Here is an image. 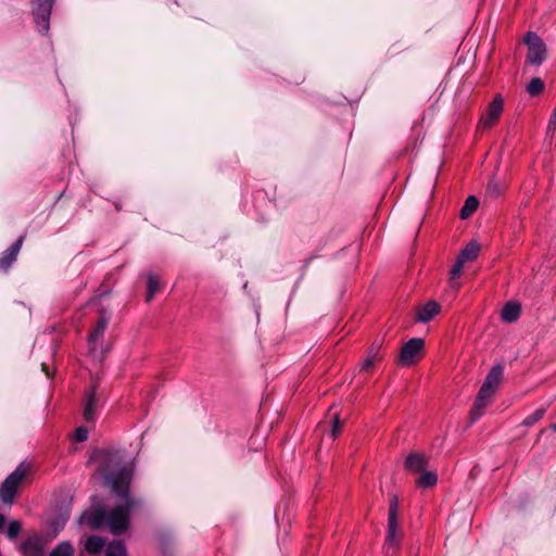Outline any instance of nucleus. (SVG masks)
I'll return each mask as SVG.
<instances>
[{
  "instance_id": "7c9ffc66",
  "label": "nucleus",
  "mask_w": 556,
  "mask_h": 556,
  "mask_svg": "<svg viewBox=\"0 0 556 556\" xmlns=\"http://www.w3.org/2000/svg\"><path fill=\"white\" fill-rule=\"evenodd\" d=\"M342 427H343V424L340 420L339 415L337 413H334V415L332 417V426H331V433H332L333 438H337L341 433Z\"/></svg>"
},
{
  "instance_id": "58836bf2",
  "label": "nucleus",
  "mask_w": 556,
  "mask_h": 556,
  "mask_svg": "<svg viewBox=\"0 0 556 556\" xmlns=\"http://www.w3.org/2000/svg\"><path fill=\"white\" fill-rule=\"evenodd\" d=\"M552 429L556 432V422L552 425Z\"/></svg>"
},
{
  "instance_id": "72a5a7b5",
  "label": "nucleus",
  "mask_w": 556,
  "mask_h": 556,
  "mask_svg": "<svg viewBox=\"0 0 556 556\" xmlns=\"http://www.w3.org/2000/svg\"><path fill=\"white\" fill-rule=\"evenodd\" d=\"M380 349H381V343L374 342L370 345V348L368 349L367 353H368V355L381 356L379 353Z\"/></svg>"
},
{
  "instance_id": "6e6552de",
  "label": "nucleus",
  "mask_w": 556,
  "mask_h": 556,
  "mask_svg": "<svg viewBox=\"0 0 556 556\" xmlns=\"http://www.w3.org/2000/svg\"><path fill=\"white\" fill-rule=\"evenodd\" d=\"M425 346V341L421 338H413L408 340L401 349L397 362L402 366H412L415 364Z\"/></svg>"
},
{
  "instance_id": "aec40b11",
  "label": "nucleus",
  "mask_w": 556,
  "mask_h": 556,
  "mask_svg": "<svg viewBox=\"0 0 556 556\" xmlns=\"http://www.w3.org/2000/svg\"><path fill=\"white\" fill-rule=\"evenodd\" d=\"M480 245L476 241H470L459 253L458 258L464 263L471 262L477 258Z\"/></svg>"
},
{
  "instance_id": "1a4fd4ad",
  "label": "nucleus",
  "mask_w": 556,
  "mask_h": 556,
  "mask_svg": "<svg viewBox=\"0 0 556 556\" xmlns=\"http://www.w3.org/2000/svg\"><path fill=\"white\" fill-rule=\"evenodd\" d=\"M504 110V100L501 94H496L493 101L488 105L485 115L480 121L482 128H491L497 123Z\"/></svg>"
},
{
  "instance_id": "5701e85b",
  "label": "nucleus",
  "mask_w": 556,
  "mask_h": 556,
  "mask_svg": "<svg viewBox=\"0 0 556 556\" xmlns=\"http://www.w3.org/2000/svg\"><path fill=\"white\" fill-rule=\"evenodd\" d=\"M105 556H128L125 544L119 540L112 541L108 545Z\"/></svg>"
},
{
  "instance_id": "412c9836",
  "label": "nucleus",
  "mask_w": 556,
  "mask_h": 556,
  "mask_svg": "<svg viewBox=\"0 0 556 556\" xmlns=\"http://www.w3.org/2000/svg\"><path fill=\"white\" fill-rule=\"evenodd\" d=\"M437 482H438L437 473L433 471H426V469H425L424 471H421V475L417 478L416 485L419 489H428V488L434 486L437 484Z\"/></svg>"
},
{
  "instance_id": "9d476101",
  "label": "nucleus",
  "mask_w": 556,
  "mask_h": 556,
  "mask_svg": "<svg viewBox=\"0 0 556 556\" xmlns=\"http://www.w3.org/2000/svg\"><path fill=\"white\" fill-rule=\"evenodd\" d=\"M45 545L42 535L34 533L20 545V552L23 556H45Z\"/></svg>"
},
{
  "instance_id": "473e14b6",
  "label": "nucleus",
  "mask_w": 556,
  "mask_h": 556,
  "mask_svg": "<svg viewBox=\"0 0 556 556\" xmlns=\"http://www.w3.org/2000/svg\"><path fill=\"white\" fill-rule=\"evenodd\" d=\"M75 438L78 442H83L88 438V430L85 427H78L75 432Z\"/></svg>"
},
{
  "instance_id": "9b49d317",
  "label": "nucleus",
  "mask_w": 556,
  "mask_h": 556,
  "mask_svg": "<svg viewBox=\"0 0 556 556\" xmlns=\"http://www.w3.org/2000/svg\"><path fill=\"white\" fill-rule=\"evenodd\" d=\"M397 510L399 497L396 495H393L392 498L390 500L388 517L387 543L390 545L397 542Z\"/></svg>"
},
{
  "instance_id": "bb28decb",
  "label": "nucleus",
  "mask_w": 556,
  "mask_h": 556,
  "mask_svg": "<svg viewBox=\"0 0 556 556\" xmlns=\"http://www.w3.org/2000/svg\"><path fill=\"white\" fill-rule=\"evenodd\" d=\"M21 529H22V525L20 521L17 520H12L9 526H8V529H7V536L13 541L17 538L18 533L21 532Z\"/></svg>"
},
{
  "instance_id": "423d86ee",
  "label": "nucleus",
  "mask_w": 556,
  "mask_h": 556,
  "mask_svg": "<svg viewBox=\"0 0 556 556\" xmlns=\"http://www.w3.org/2000/svg\"><path fill=\"white\" fill-rule=\"evenodd\" d=\"M528 46L527 62L533 65H540L546 58V46L543 40L532 31H528L523 39Z\"/></svg>"
},
{
  "instance_id": "0eeeda50",
  "label": "nucleus",
  "mask_w": 556,
  "mask_h": 556,
  "mask_svg": "<svg viewBox=\"0 0 556 556\" xmlns=\"http://www.w3.org/2000/svg\"><path fill=\"white\" fill-rule=\"evenodd\" d=\"M53 0L33 1V15L38 30L46 34L50 27V15Z\"/></svg>"
},
{
  "instance_id": "a211bd4d",
  "label": "nucleus",
  "mask_w": 556,
  "mask_h": 556,
  "mask_svg": "<svg viewBox=\"0 0 556 556\" xmlns=\"http://www.w3.org/2000/svg\"><path fill=\"white\" fill-rule=\"evenodd\" d=\"M105 540L98 535L88 536L85 541V551L90 555H97L102 552Z\"/></svg>"
},
{
  "instance_id": "7ed1b4c3",
  "label": "nucleus",
  "mask_w": 556,
  "mask_h": 556,
  "mask_svg": "<svg viewBox=\"0 0 556 556\" xmlns=\"http://www.w3.org/2000/svg\"><path fill=\"white\" fill-rule=\"evenodd\" d=\"M30 471V465L21 463L16 469L10 473L4 481L0 484V500L4 504L11 505L14 502L17 489L21 483L27 478Z\"/></svg>"
},
{
  "instance_id": "2eb2a0df",
  "label": "nucleus",
  "mask_w": 556,
  "mask_h": 556,
  "mask_svg": "<svg viewBox=\"0 0 556 556\" xmlns=\"http://www.w3.org/2000/svg\"><path fill=\"white\" fill-rule=\"evenodd\" d=\"M405 469L410 472H421L428 466V459L420 453H410L405 460Z\"/></svg>"
},
{
  "instance_id": "f257e3e1",
  "label": "nucleus",
  "mask_w": 556,
  "mask_h": 556,
  "mask_svg": "<svg viewBox=\"0 0 556 556\" xmlns=\"http://www.w3.org/2000/svg\"><path fill=\"white\" fill-rule=\"evenodd\" d=\"M503 374L504 367L498 364L493 366L486 375L469 413L471 424L476 422L484 414L503 379Z\"/></svg>"
},
{
  "instance_id": "ddd939ff",
  "label": "nucleus",
  "mask_w": 556,
  "mask_h": 556,
  "mask_svg": "<svg viewBox=\"0 0 556 556\" xmlns=\"http://www.w3.org/2000/svg\"><path fill=\"white\" fill-rule=\"evenodd\" d=\"M25 235L20 236V238L9 248L7 249L2 256L0 257V269L8 270L10 266L16 261L17 255L22 249L23 242L25 240Z\"/></svg>"
},
{
  "instance_id": "4468645a",
  "label": "nucleus",
  "mask_w": 556,
  "mask_h": 556,
  "mask_svg": "<svg viewBox=\"0 0 556 556\" xmlns=\"http://www.w3.org/2000/svg\"><path fill=\"white\" fill-rule=\"evenodd\" d=\"M109 319H110V317L106 314V312L104 309H101L99 318H98L97 324H96V327L92 329V331L89 334L90 352H94L96 351V343L98 342V340L100 338L103 337L104 331H105V329H106V327L109 325Z\"/></svg>"
},
{
  "instance_id": "a878e982",
  "label": "nucleus",
  "mask_w": 556,
  "mask_h": 556,
  "mask_svg": "<svg viewBox=\"0 0 556 556\" xmlns=\"http://www.w3.org/2000/svg\"><path fill=\"white\" fill-rule=\"evenodd\" d=\"M544 90V83L541 78L534 77L530 80V83L527 86V92L534 97L542 93Z\"/></svg>"
},
{
  "instance_id": "4c0bfd02",
  "label": "nucleus",
  "mask_w": 556,
  "mask_h": 556,
  "mask_svg": "<svg viewBox=\"0 0 556 556\" xmlns=\"http://www.w3.org/2000/svg\"><path fill=\"white\" fill-rule=\"evenodd\" d=\"M102 454H103L105 457H110V456L112 455V453H111V452H108V451L102 452Z\"/></svg>"
},
{
  "instance_id": "f03ea898",
  "label": "nucleus",
  "mask_w": 556,
  "mask_h": 556,
  "mask_svg": "<svg viewBox=\"0 0 556 556\" xmlns=\"http://www.w3.org/2000/svg\"><path fill=\"white\" fill-rule=\"evenodd\" d=\"M142 500H127L106 511L105 525L113 535H122L130 525V511L141 507Z\"/></svg>"
},
{
  "instance_id": "f3484780",
  "label": "nucleus",
  "mask_w": 556,
  "mask_h": 556,
  "mask_svg": "<svg viewBox=\"0 0 556 556\" xmlns=\"http://www.w3.org/2000/svg\"><path fill=\"white\" fill-rule=\"evenodd\" d=\"M70 513H71L70 505H66L64 508H61L60 513L56 516L50 518L49 523L53 528L55 534L61 529L64 528L66 521L70 518Z\"/></svg>"
},
{
  "instance_id": "393cba45",
  "label": "nucleus",
  "mask_w": 556,
  "mask_h": 556,
  "mask_svg": "<svg viewBox=\"0 0 556 556\" xmlns=\"http://www.w3.org/2000/svg\"><path fill=\"white\" fill-rule=\"evenodd\" d=\"M49 556H74V547L67 541L58 544Z\"/></svg>"
},
{
  "instance_id": "c756f323",
  "label": "nucleus",
  "mask_w": 556,
  "mask_h": 556,
  "mask_svg": "<svg viewBox=\"0 0 556 556\" xmlns=\"http://www.w3.org/2000/svg\"><path fill=\"white\" fill-rule=\"evenodd\" d=\"M486 193L489 197L497 198L502 193L500 182L494 179L490 180L486 187Z\"/></svg>"
},
{
  "instance_id": "e433bc0d",
  "label": "nucleus",
  "mask_w": 556,
  "mask_h": 556,
  "mask_svg": "<svg viewBox=\"0 0 556 556\" xmlns=\"http://www.w3.org/2000/svg\"><path fill=\"white\" fill-rule=\"evenodd\" d=\"M41 367H42V370L46 372V375H47L48 377H50V371H49V367H48V365H47V364H45V363H42V364H41Z\"/></svg>"
},
{
  "instance_id": "6ab92c4d",
  "label": "nucleus",
  "mask_w": 556,
  "mask_h": 556,
  "mask_svg": "<svg viewBox=\"0 0 556 556\" xmlns=\"http://www.w3.org/2000/svg\"><path fill=\"white\" fill-rule=\"evenodd\" d=\"M521 307L518 303L508 302L502 311V319L507 323L516 321L520 316Z\"/></svg>"
},
{
  "instance_id": "dca6fc26",
  "label": "nucleus",
  "mask_w": 556,
  "mask_h": 556,
  "mask_svg": "<svg viewBox=\"0 0 556 556\" xmlns=\"http://www.w3.org/2000/svg\"><path fill=\"white\" fill-rule=\"evenodd\" d=\"M441 311V306L435 301H429L425 305L420 306L416 320L420 323H428L431 320L435 315H438Z\"/></svg>"
},
{
  "instance_id": "f704fd0d",
  "label": "nucleus",
  "mask_w": 556,
  "mask_h": 556,
  "mask_svg": "<svg viewBox=\"0 0 556 556\" xmlns=\"http://www.w3.org/2000/svg\"><path fill=\"white\" fill-rule=\"evenodd\" d=\"M556 128V105L548 122V129Z\"/></svg>"
},
{
  "instance_id": "39448f33",
  "label": "nucleus",
  "mask_w": 556,
  "mask_h": 556,
  "mask_svg": "<svg viewBox=\"0 0 556 556\" xmlns=\"http://www.w3.org/2000/svg\"><path fill=\"white\" fill-rule=\"evenodd\" d=\"M99 382L94 381L92 386L86 390L83 401V418L86 422H94L97 420V409L101 401L99 393Z\"/></svg>"
},
{
  "instance_id": "b1692460",
  "label": "nucleus",
  "mask_w": 556,
  "mask_h": 556,
  "mask_svg": "<svg viewBox=\"0 0 556 556\" xmlns=\"http://www.w3.org/2000/svg\"><path fill=\"white\" fill-rule=\"evenodd\" d=\"M147 295H146V302H151L154 298V294L160 289V279L157 276H154L152 274L148 275V281H147Z\"/></svg>"
},
{
  "instance_id": "f8f14e48",
  "label": "nucleus",
  "mask_w": 556,
  "mask_h": 556,
  "mask_svg": "<svg viewBox=\"0 0 556 556\" xmlns=\"http://www.w3.org/2000/svg\"><path fill=\"white\" fill-rule=\"evenodd\" d=\"M106 510L99 506L92 511H85L80 518V523H87L91 529L96 530L105 525Z\"/></svg>"
},
{
  "instance_id": "2f4dec72",
  "label": "nucleus",
  "mask_w": 556,
  "mask_h": 556,
  "mask_svg": "<svg viewBox=\"0 0 556 556\" xmlns=\"http://www.w3.org/2000/svg\"><path fill=\"white\" fill-rule=\"evenodd\" d=\"M464 264L465 263L457 257V260H456L455 264L453 265L451 273H450L451 279H456L460 276Z\"/></svg>"
},
{
  "instance_id": "c9c22d12",
  "label": "nucleus",
  "mask_w": 556,
  "mask_h": 556,
  "mask_svg": "<svg viewBox=\"0 0 556 556\" xmlns=\"http://www.w3.org/2000/svg\"><path fill=\"white\" fill-rule=\"evenodd\" d=\"M5 517L0 514V532L4 530Z\"/></svg>"
},
{
  "instance_id": "20e7f679",
  "label": "nucleus",
  "mask_w": 556,
  "mask_h": 556,
  "mask_svg": "<svg viewBox=\"0 0 556 556\" xmlns=\"http://www.w3.org/2000/svg\"><path fill=\"white\" fill-rule=\"evenodd\" d=\"M132 478V469L123 467L116 473L105 476V479L111 484L113 492L124 502L127 500H137L129 494V486Z\"/></svg>"
},
{
  "instance_id": "4be33fe9",
  "label": "nucleus",
  "mask_w": 556,
  "mask_h": 556,
  "mask_svg": "<svg viewBox=\"0 0 556 556\" xmlns=\"http://www.w3.org/2000/svg\"><path fill=\"white\" fill-rule=\"evenodd\" d=\"M479 205V201L475 195H470L466 199L464 206L460 210V218H468Z\"/></svg>"
},
{
  "instance_id": "cd10ccee",
  "label": "nucleus",
  "mask_w": 556,
  "mask_h": 556,
  "mask_svg": "<svg viewBox=\"0 0 556 556\" xmlns=\"http://www.w3.org/2000/svg\"><path fill=\"white\" fill-rule=\"evenodd\" d=\"M382 361V356H376V355H368L367 358L363 362L359 371L365 372L370 370L376 363H379Z\"/></svg>"
},
{
  "instance_id": "c85d7f7f",
  "label": "nucleus",
  "mask_w": 556,
  "mask_h": 556,
  "mask_svg": "<svg viewBox=\"0 0 556 556\" xmlns=\"http://www.w3.org/2000/svg\"><path fill=\"white\" fill-rule=\"evenodd\" d=\"M544 414H545V409L544 408L536 409L534 413L529 415L523 420V425L525 426H529V427L535 425L539 420H541L543 418Z\"/></svg>"
}]
</instances>
